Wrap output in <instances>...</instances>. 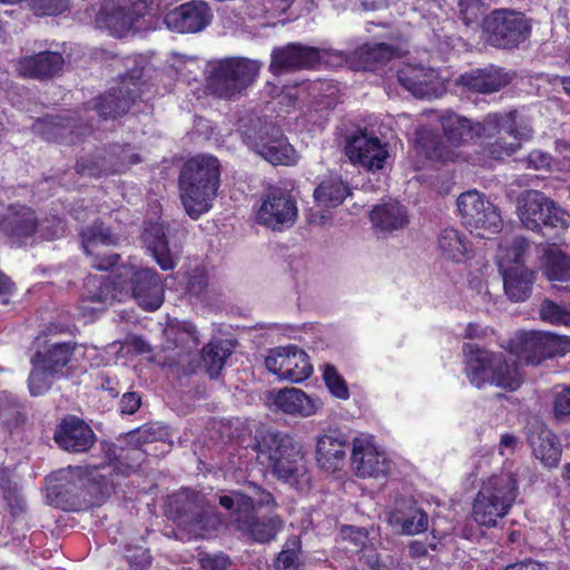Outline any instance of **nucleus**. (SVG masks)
<instances>
[{
    "mask_svg": "<svg viewBox=\"0 0 570 570\" xmlns=\"http://www.w3.org/2000/svg\"><path fill=\"white\" fill-rule=\"evenodd\" d=\"M122 456L99 464L68 466L59 472L55 484L48 488L50 503L63 511H83L100 507L115 492L117 478L129 476L134 466Z\"/></svg>",
    "mask_w": 570,
    "mask_h": 570,
    "instance_id": "1",
    "label": "nucleus"
},
{
    "mask_svg": "<svg viewBox=\"0 0 570 570\" xmlns=\"http://www.w3.org/2000/svg\"><path fill=\"white\" fill-rule=\"evenodd\" d=\"M220 163L212 155H196L181 166L178 186L181 203L193 219L207 213L220 186Z\"/></svg>",
    "mask_w": 570,
    "mask_h": 570,
    "instance_id": "2",
    "label": "nucleus"
},
{
    "mask_svg": "<svg viewBox=\"0 0 570 570\" xmlns=\"http://www.w3.org/2000/svg\"><path fill=\"white\" fill-rule=\"evenodd\" d=\"M218 504L228 511L229 525L253 542L268 543L283 529V520L277 513L259 515L255 510L254 499L243 491H222L218 494Z\"/></svg>",
    "mask_w": 570,
    "mask_h": 570,
    "instance_id": "3",
    "label": "nucleus"
},
{
    "mask_svg": "<svg viewBox=\"0 0 570 570\" xmlns=\"http://www.w3.org/2000/svg\"><path fill=\"white\" fill-rule=\"evenodd\" d=\"M519 494L515 473L501 471L482 482L473 502L471 517L473 521L487 529L495 528L499 520L507 517Z\"/></svg>",
    "mask_w": 570,
    "mask_h": 570,
    "instance_id": "4",
    "label": "nucleus"
},
{
    "mask_svg": "<svg viewBox=\"0 0 570 570\" xmlns=\"http://www.w3.org/2000/svg\"><path fill=\"white\" fill-rule=\"evenodd\" d=\"M462 351L465 358V375L475 387L482 389L487 384L507 391L520 387L521 380L515 368L502 353L482 350L475 343H464Z\"/></svg>",
    "mask_w": 570,
    "mask_h": 570,
    "instance_id": "5",
    "label": "nucleus"
},
{
    "mask_svg": "<svg viewBox=\"0 0 570 570\" xmlns=\"http://www.w3.org/2000/svg\"><path fill=\"white\" fill-rule=\"evenodd\" d=\"M167 512L171 519L188 525L197 535L217 531L223 523L220 513L199 491L180 489L168 498Z\"/></svg>",
    "mask_w": 570,
    "mask_h": 570,
    "instance_id": "6",
    "label": "nucleus"
},
{
    "mask_svg": "<svg viewBox=\"0 0 570 570\" xmlns=\"http://www.w3.org/2000/svg\"><path fill=\"white\" fill-rule=\"evenodd\" d=\"M257 456L284 481H296L302 455L291 435L279 431H266L256 443Z\"/></svg>",
    "mask_w": 570,
    "mask_h": 570,
    "instance_id": "7",
    "label": "nucleus"
},
{
    "mask_svg": "<svg viewBox=\"0 0 570 570\" xmlns=\"http://www.w3.org/2000/svg\"><path fill=\"white\" fill-rule=\"evenodd\" d=\"M529 247L528 239L521 236L514 237L499 258L504 292L514 302H524L529 298L535 279L534 271L524 265V256Z\"/></svg>",
    "mask_w": 570,
    "mask_h": 570,
    "instance_id": "8",
    "label": "nucleus"
},
{
    "mask_svg": "<svg viewBox=\"0 0 570 570\" xmlns=\"http://www.w3.org/2000/svg\"><path fill=\"white\" fill-rule=\"evenodd\" d=\"M519 217L527 229L564 230L570 226V214L540 190H528L519 200Z\"/></svg>",
    "mask_w": 570,
    "mask_h": 570,
    "instance_id": "9",
    "label": "nucleus"
},
{
    "mask_svg": "<svg viewBox=\"0 0 570 570\" xmlns=\"http://www.w3.org/2000/svg\"><path fill=\"white\" fill-rule=\"evenodd\" d=\"M257 75L258 67L249 59H223L217 61L210 70L208 88L214 96L229 99L250 86Z\"/></svg>",
    "mask_w": 570,
    "mask_h": 570,
    "instance_id": "10",
    "label": "nucleus"
},
{
    "mask_svg": "<svg viewBox=\"0 0 570 570\" xmlns=\"http://www.w3.org/2000/svg\"><path fill=\"white\" fill-rule=\"evenodd\" d=\"M483 29L492 46L513 49L530 38L532 26L521 11L494 9L484 18Z\"/></svg>",
    "mask_w": 570,
    "mask_h": 570,
    "instance_id": "11",
    "label": "nucleus"
},
{
    "mask_svg": "<svg viewBox=\"0 0 570 570\" xmlns=\"http://www.w3.org/2000/svg\"><path fill=\"white\" fill-rule=\"evenodd\" d=\"M245 142L274 166H293L297 161L294 147L282 129L273 124H259L245 131Z\"/></svg>",
    "mask_w": 570,
    "mask_h": 570,
    "instance_id": "12",
    "label": "nucleus"
},
{
    "mask_svg": "<svg viewBox=\"0 0 570 570\" xmlns=\"http://www.w3.org/2000/svg\"><path fill=\"white\" fill-rule=\"evenodd\" d=\"M456 205L462 224L471 232L476 230L481 237H485L481 230L491 234L501 230L503 222L500 210L478 190L462 193L458 197Z\"/></svg>",
    "mask_w": 570,
    "mask_h": 570,
    "instance_id": "13",
    "label": "nucleus"
},
{
    "mask_svg": "<svg viewBox=\"0 0 570 570\" xmlns=\"http://www.w3.org/2000/svg\"><path fill=\"white\" fill-rule=\"evenodd\" d=\"M35 352L31 355L36 362L45 366L56 377L70 379L77 372L76 352L79 344L75 341H53L51 337L37 336Z\"/></svg>",
    "mask_w": 570,
    "mask_h": 570,
    "instance_id": "14",
    "label": "nucleus"
},
{
    "mask_svg": "<svg viewBox=\"0 0 570 570\" xmlns=\"http://www.w3.org/2000/svg\"><path fill=\"white\" fill-rule=\"evenodd\" d=\"M266 368L282 380L302 383L313 374L307 353L296 345L278 346L265 357Z\"/></svg>",
    "mask_w": 570,
    "mask_h": 570,
    "instance_id": "15",
    "label": "nucleus"
},
{
    "mask_svg": "<svg viewBox=\"0 0 570 570\" xmlns=\"http://www.w3.org/2000/svg\"><path fill=\"white\" fill-rule=\"evenodd\" d=\"M296 217L297 207L293 196L285 189L275 186H271L266 190L256 212V222L273 229L292 225Z\"/></svg>",
    "mask_w": 570,
    "mask_h": 570,
    "instance_id": "16",
    "label": "nucleus"
},
{
    "mask_svg": "<svg viewBox=\"0 0 570 570\" xmlns=\"http://www.w3.org/2000/svg\"><path fill=\"white\" fill-rule=\"evenodd\" d=\"M321 59L318 48L288 42L272 50L268 70L276 77L289 71L311 70L321 63Z\"/></svg>",
    "mask_w": 570,
    "mask_h": 570,
    "instance_id": "17",
    "label": "nucleus"
},
{
    "mask_svg": "<svg viewBox=\"0 0 570 570\" xmlns=\"http://www.w3.org/2000/svg\"><path fill=\"white\" fill-rule=\"evenodd\" d=\"M122 285L131 292L132 297L145 311L158 309L165 299L164 283L154 268H131Z\"/></svg>",
    "mask_w": 570,
    "mask_h": 570,
    "instance_id": "18",
    "label": "nucleus"
},
{
    "mask_svg": "<svg viewBox=\"0 0 570 570\" xmlns=\"http://www.w3.org/2000/svg\"><path fill=\"white\" fill-rule=\"evenodd\" d=\"M558 338L550 333L537 331L520 332L510 338L508 350L520 362L539 364L557 354Z\"/></svg>",
    "mask_w": 570,
    "mask_h": 570,
    "instance_id": "19",
    "label": "nucleus"
},
{
    "mask_svg": "<svg viewBox=\"0 0 570 570\" xmlns=\"http://www.w3.org/2000/svg\"><path fill=\"white\" fill-rule=\"evenodd\" d=\"M39 223L33 208L19 203L10 204L0 218V232L12 244L21 246L36 235Z\"/></svg>",
    "mask_w": 570,
    "mask_h": 570,
    "instance_id": "20",
    "label": "nucleus"
},
{
    "mask_svg": "<svg viewBox=\"0 0 570 570\" xmlns=\"http://www.w3.org/2000/svg\"><path fill=\"white\" fill-rule=\"evenodd\" d=\"M141 16L132 8L120 4V0H102L95 13L96 29L106 30L111 36H126L139 21Z\"/></svg>",
    "mask_w": 570,
    "mask_h": 570,
    "instance_id": "21",
    "label": "nucleus"
},
{
    "mask_svg": "<svg viewBox=\"0 0 570 570\" xmlns=\"http://www.w3.org/2000/svg\"><path fill=\"white\" fill-rule=\"evenodd\" d=\"M53 441L66 452L86 453L95 445L97 436L83 420L68 415L57 426Z\"/></svg>",
    "mask_w": 570,
    "mask_h": 570,
    "instance_id": "22",
    "label": "nucleus"
},
{
    "mask_svg": "<svg viewBox=\"0 0 570 570\" xmlns=\"http://www.w3.org/2000/svg\"><path fill=\"white\" fill-rule=\"evenodd\" d=\"M213 13L204 0H190L169 11L165 21L169 29L180 33H195L204 30L212 21Z\"/></svg>",
    "mask_w": 570,
    "mask_h": 570,
    "instance_id": "23",
    "label": "nucleus"
},
{
    "mask_svg": "<svg viewBox=\"0 0 570 570\" xmlns=\"http://www.w3.org/2000/svg\"><path fill=\"white\" fill-rule=\"evenodd\" d=\"M352 466L360 478H385L390 471V461L379 451L372 441L354 439Z\"/></svg>",
    "mask_w": 570,
    "mask_h": 570,
    "instance_id": "24",
    "label": "nucleus"
},
{
    "mask_svg": "<svg viewBox=\"0 0 570 570\" xmlns=\"http://www.w3.org/2000/svg\"><path fill=\"white\" fill-rule=\"evenodd\" d=\"M346 155L353 164H358L367 169H382L387 158L386 145L380 138L367 136L361 131L348 138Z\"/></svg>",
    "mask_w": 570,
    "mask_h": 570,
    "instance_id": "25",
    "label": "nucleus"
},
{
    "mask_svg": "<svg viewBox=\"0 0 570 570\" xmlns=\"http://www.w3.org/2000/svg\"><path fill=\"white\" fill-rule=\"evenodd\" d=\"M527 440L535 459L546 468H556L562 455L561 442L558 435L542 421L530 424Z\"/></svg>",
    "mask_w": 570,
    "mask_h": 570,
    "instance_id": "26",
    "label": "nucleus"
},
{
    "mask_svg": "<svg viewBox=\"0 0 570 570\" xmlns=\"http://www.w3.org/2000/svg\"><path fill=\"white\" fill-rule=\"evenodd\" d=\"M348 441L340 430H328L317 438L315 459L320 469L336 472L344 465Z\"/></svg>",
    "mask_w": 570,
    "mask_h": 570,
    "instance_id": "27",
    "label": "nucleus"
},
{
    "mask_svg": "<svg viewBox=\"0 0 570 570\" xmlns=\"http://www.w3.org/2000/svg\"><path fill=\"white\" fill-rule=\"evenodd\" d=\"M512 81V77L503 68L490 65L462 73L458 83L464 89L476 94L500 91Z\"/></svg>",
    "mask_w": 570,
    "mask_h": 570,
    "instance_id": "28",
    "label": "nucleus"
},
{
    "mask_svg": "<svg viewBox=\"0 0 570 570\" xmlns=\"http://www.w3.org/2000/svg\"><path fill=\"white\" fill-rule=\"evenodd\" d=\"M390 525L400 534L416 535L429 529V514L414 500L403 501L389 513Z\"/></svg>",
    "mask_w": 570,
    "mask_h": 570,
    "instance_id": "29",
    "label": "nucleus"
},
{
    "mask_svg": "<svg viewBox=\"0 0 570 570\" xmlns=\"http://www.w3.org/2000/svg\"><path fill=\"white\" fill-rule=\"evenodd\" d=\"M443 136L448 141V146L454 150L464 146L473 138L484 135V125L482 122H472L470 119L462 117L453 111H445L439 117Z\"/></svg>",
    "mask_w": 570,
    "mask_h": 570,
    "instance_id": "30",
    "label": "nucleus"
},
{
    "mask_svg": "<svg viewBox=\"0 0 570 570\" xmlns=\"http://www.w3.org/2000/svg\"><path fill=\"white\" fill-rule=\"evenodd\" d=\"M63 65L65 59L60 52L46 50L20 58L18 70L24 78L43 80L57 76Z\"/></svg>",
    "mask_w": 570,
    "mask_h": 570,
    "instance_id": "31",
    "label": "nucleus"
},
{
    "mask_svg": "<svg viewBox=\"0 0 570 570\" xmlns=\"http://www.w3.org/2000/svg\"><path fill=\"white\" fill-rule=\"evenodd\" d=\"M77 120L63 116H46L37 119L33 130L49 142L73 145L79 138Z\"/></svg>",
    "mask_w": 570,
    "mask_h": 570,
    "instance_id": "32",
    "label": "nucleus"
},
{
    "mask_svg": "<svg viewBox=\"0 0 570 570\" xmlns=\"http://www.w3.org/2000/svg\"><path fill=\"white\" fill-rule=\"evenodd\" d=\"M400 85L417 98H430L438 90V76L434 69L420 65H405L397 71Z\"/></svg>",
    "mask_w": 570,
    "mask_h": 570,
    "instance_id": "33",
    "label": "nucleus"
},
{
    "mask_svg": "<svg viewBox=\"0 0 570 570\" xmlns=\"http://www.w3.org/2000/svg\"><path fill=\"white\" fill-rule=\"evenodd\" d=\"M135 102L130 89L111 88L94 99L92 109L102 120L118 119L126 115Z\"/></svg>",
    "mask_w": 570,
    "mask_h": 570,
    "instance_id": "34",
    "label": "nucleus"
},
{
    "mask_svg": "<svg viewBox=\"0 0 570 570\" xmlns=\"http://www.w3.org/2000/svg\"><path fill=\"white\" fill-rule=\"evenodd\" d=\"M413 145L417 154L429 160L455 161L458 153L449 147L442 137L426 127H420L414 132Z\"/></svg>",
    "mask_w": 570,
    "mask_h": 570,
    "instance_id": "35",
    "label": "nucleus"
},
{
    "mask_svg": "<svg viewBox=\"0 0 570 570\" xmlns=\"http://www.w3.org/2000/svg\"><path fill=\"white\" fill-rule=\"evenodd\" d=\"M274 404L286 414L301 416L314 415L322 406L318 399L295 387L279 390L274 396Z\"/></svg>",
    "mask_w": 570,
    "mask_h": 570,
    "instance_id": "36",
    "label": "nucleus"
},
{
    "mask_svg": "<svg viewBox=\"0 0 570 570\" xmlns=\"http://www.w3.org/2000/svg\"><path fill=\"white\" fill-rule=\"evenodd\" d=\"M484 135L508 134L515 139H528L532 130L529 126L521 124L517 109L503 112H490L483 119Z\"/></svg>",
    "mask_w": 570,
    "mask_h": 570,
    "instance_id": "37",
    "label": "nucleus"
},
{
    "mask_svg": "<svg viewBox=\"0 0 570 570\" xmlns=\"http://www.w3.org/2000/svg\"><path fill=\"white\" fill-rule=\"evenodd\" d=\"M396 55L397 49L392 45L385 42L364 43L352 52L351 62L361 70H375L379 66L391 61Z\"/></svg>",
    "mask_w": 570,
    "mask_h": 570,
    "instance_id": "38",
    "label": "nucleus"
},
{
    "mask_svg": "<svg viewBox=\"0 0 570 570\" xmlns=\"http://www.w3.org/2000/svg\"><path fill=\"white\" fill-rule=\"evenodd\" d=\"M147 248L163 271H171L176 267V261L171 255L166 227L161 223H149L142 234Z\"/></svg>",
    "mask_w": 570,
    "mask_h": 570,
    "instance_id": "39",
    "label": "nucleus"
},
{
    "mask_svg": "<svg viewBox=\"0 0 570 570\" xmlns=\"http://www.w3.org/2000/svg\"><path fill=\"white\" fill-rule=\"evenodd\" d=\"M375 229L393 232L405 227L409 223L406 208L400 202H391L374 206L370 214Z\"/></svg>",
    "mask_w": 570,
    "mask_h": 570,
    "instance_id": "40",
    "label": "nucleus"
},
{
    "mask_svg": "<svg viewBox=\"0 0 570 570\" xmlns=\"http://www.w3.org/2000/svg\"><path fill=\"white\" fill-rule=\"evenodd\" d=\"M109 175L122 174L142 161L140 154L130 144H109L104 147Z\"/></svg>",
    "mask_w": 570,
    "mask_h": 570,
    "instance_id": "41",
    "label": "nucleus"
},
{
    "mask_svg": "<svg viewBox=\"0 0 570 570\" xmlns=\"http://www.w3.org/2000/svg\"><path fill=\"white\" fill-rule=\"evenodd\" d=\"M351 188L341 176H330L323 179L314 189L315 202L325 207H337L341 205L348 195Z\"/></svg>",
    "mask_w": 570,
    "mask_h": 570,
    "instance_id": "42",
    "label": "nucleus"
},
{
    "mask_svg": "<svg viewBox=\"0 0 570 570\" xmlns=\"http://www.w3.org/2000/svg\"><path fill=\"white\" fill-rule=\"evenodd\" d=\"M541 269L550 282H570V255L549 247L542 254Z\"/></svg>",
    "mask_w": 570,
    "mask_h": 570,
    "instance_id": "43",
    "label": "nucleus"
},
{
    "mask_svg": "<svg viewBox=\"0 0 570 570\" xmlns=\"http://www.w3.org/2000/svg\"><path fill=\"white\" fill-rule=\"evenodd\" d=\"M466 237L452 227L442 229L438 237L441 254L446 259L458 263L466 257Z\"/></svg>",
    "mask_w": 570,
    "mask_h": 570,
    "instance_id": "44",
    "label": "nucleus"
},
{
    "mask_svg": "<svg viewBox=\"0 0 570 570\" xmlns=\"http://www.w3.org/2000/svg\"><path fill=\"white\" fill-rule=\"evenodd\" d=\"M119 285L121 283L110 276H91L85 284L87 298L97 303L112 302L117 299Z\"/></svg>",
    "mask_w": 570,
    "mask_h": 570,
    "instance_id": "45",
    "label": "nucleus"
},
{
    "mask_svg": "<svg viewBox=\"0 0 570 570\" xmlns=\"http://www.w3.org/2000/svg\"><path fill=\"white\" fill-rule=\"evenodd\" d=\"M232 348L224 345L219 340L210 341L204 345L202 350V361L205 365L206 373L210 379L219 376L225 366L227 358L232 355Z\"/></svg>",
    "mask_w": 570,
    "mask_h": 570,
    "instance_id": "46",
    "label": "nucleus"
},
{
    "mask_svg": "<svg viewBox=\"0 0 570 570\" xmlns=\"http://www.w3.org/2000/svg\"><path fill=\"white\" fill-rule=\"evenodd\" d=\"M0 489L2 491V498L13 518L26 512L27 503L20 493L18 484L11 480L4 470H0Z\"/></svg>",
    "mask_w": 570,
    "mask_h": 570,
    "instance_id": "47",
    "label": "nucleus"
},
{
    "mask_svg": "<svg viewBox=\"0 0 570 570\" xmlns=\"http://www.w3.org/2000/svg\"><path fill=\"white\" fill-rule=\"evenodd\" d=\"M106 156L102 148H96L91 154L81 156L77 159L75 170L82 176L99 178L109 175Z\"/></svg>",
    "mask_w": 570,
    "mask_h": 570,
    "instance_id": "48",
    "label": "nucleus"
},
{
    "mask_svg": "<svg viewBox=\"0 0 570 570\" xmlns=\"http://www.w3.org/2000/svg\"><path fill=\"white\" fill-rule=\"evenodd\" d=\"M31 370L28 376V389L32 396H40L46 394L52 386L56 377L55 373H50L45 366L30 357Z\"/></svg>",
    "mask_w": 570,
    "mask_h": 570,
    "instance_id": "49",
    "label": "nucleus"
},
{
    "mask_svg": "<svg viewBox=\"0 0 570 570\" xmlns=\"http://www.w3.org/2000/svg\"><path fill=\"white\" fill-rule=\"evenodd\" d=\"M82 244L86 253H89V247L97 244L116 245L117 236L111 232L110 227L106 226L101 220H95L92 225L82 230Z\"/></svg>",
    "mask_w": 570,
    "mask_h": 570,
    "instance_id": "50",
    "label": "nucleus"
},
{
    "mask_svg": "<svg viewBox=\"0 0 570 570\" xmlns=\"http://www.w3.org/2000/svg\"><path fill=\"white\" fill-rule=\"evenodd\" d=\"M301 541L297 537L286 540L282 551L274 561L276 570H299Z\"/></svg>",
    "mask_w": 570,
    "mask_h": 570,
    "instance_id": "51",
    "label": "nucleus"
},
{
    "mask_svg": "<svg viewBox=\"0 0 570 570\" xmlns=\"http://www.w3.org/2000/svg\"><path fill=\"white\" fill-rule=\"evenodd\" d=\"M208 287V275L204 267H195L185 275V293L189 297L202 299Z\"/></svg>",
    "mask_w": 570,
    "mask_h": 570,
    "instance_id": "52",
    "label": "nucleus"
},
{
    "mask_svg": "<svg viewBox=\"0 0 570 570\" xmlns=\"http://www.w3.org/2000/svg\"><path fill=\"white\" fill-rule=\"evenodd\" d=\"M323 380L333 396L344 401L350 397L347 383L333 364H325Z\"/></svg>",
    "mask_w": 570,
    "mask_h": 570,
    "instance_id": "53",
    "label": "nucleus"
},
{
    "mask_svg": "<svg viewBox=\"0 0 570 570\" xmlns=\"http://www.w3.org/2000/svg\"><path fill=\"white\" fill-rule=\"evenodd\" d=\"M540 317L542 321L559 325L567 324L569 314L553 301L544 299L540 305Z\"/></svg>",
    "mask_w": 570,
    "mask_h": 570,
    "instance_id": "54",
    "label": "nucleus"
},
{
    "mask_svg": "<svg viewBox=\"0 0 570 570\" xmlns=\"http://www.w3.org/2000/svg\"><path fill=\"white\" fill-rule=\"evenodd\" d=\"M126 560L132 570H147L151 566L153 557L149 549L135 547L127 550Z\"/></svg>",
    "mask_w": 570,
    "mask_h": 570,
    "instance_id": "55",
    "label": "nucleus"
},
{
    "mask_svg": "<svg viewBox=\"0 0 570 570\" xmlns=\"http://www.w3.org/2000/svg\"><path fill=\"white\" fill-rule=\"evenodd\" d=\"M552 413L558 422H564L570 419V385L554 395Z\"/></svg>",
    "mask_w": 570,
    "mask_h": 570,
    "instance_id": "56",
    "label": "nucleus"
},
{
    "mask_svg": "<svg viewBox=\"0 0 570 570\" xmlns=\"http://www.w3.org/2000/svg\"><path fill=\"white\" fill-rule=\"evenodd\" d=\"M32 10L37 16H57L68 9L67 0H31Z\"/></svg>",
    "mask_w": 570,
    "mask_h": 570,
    "instance_id": "57",
    "label": "nucleus"
},
{
    "mask_svg": "<svg viewBox=\"0 0 570 570\" xmlns=\"http://www.w3.org/2000/svg\"><path fill=\"white\" fill-rule=\"evenodd\" d=\"M520 148V142H505L498 138L494 142L484 148V154L492 159L499 160L512 156Z\"/></svg>",
    "mask_w": 570,
    "mask_h": 570,
    "instance_id": "58",
    "label": "nucleus"
},
{
    "mask_svg": "<svg viewBox=\"0 0 570 570\" xmlns=\"http://www.w3.org/2000/svg\"><path fill=\"white\" fill-rule=\"evenodd\" d=\"M249 497L252 498V495H249ZM253 499H254L255 510L257 512H259L261 509L266 508L267 513H276L275 511L278 505H277V502H276L274 495L269 491L263 489L259 485H254Z\"/></svg>",
    "mask_w": 570,
    "mask_h": 570,
    "instance_id": "59",
    "label": "nucleus"
},
{
    "mask_svg": "<svg viewBox=\"0 0 570 570\" xmlns=\"http://www.w3.org/2000/svg\"><path fill=\"white\" fill-rule=\"evenodd\" d=\"M341 535L344 540L350 541L356 548L363 551L367 541V531L365 529L356 528L354 525H343Z\"/></svg>",
    "mask_w": 570,
    "mask_h": 570,
    "instance_id": "60",
    "label": "nucleus"
},
{
    "mask_svg": "<svg viewBox=\"0 0 570 570\" xmlns=\"http://www.w3.org/2000/svg\"><path fill=\"white\" fill-rule=\"evenodd\" d=\"M229 566V558L223 553H219L202 558L199 570H228Z\"/></svg>",
    "mask_w": 570,
    "mask_h": 570,
    "instance_id": "61",
    "label": "nucleus"
},
{
    "mask_svg": "<svg viewBox=\"0 0 570 570\" xmlns=\"http://www.w3.org/2000/svg\"><path fill=\"white\" fill-rule=\"evenodd\" d=\"M141 406V396L137 392H126L122 394L119 409L121 414L132 415Z\"/></svg>",
    "mask_w": 570,
    "mask_h": 570,
    "instance_id": "62",
    "label": "nucleus"
},
{
    "mask_svg": "<svg viewBox=\"0 0 570 570\" xmlns=\"http://www.w3.org/2000/svg\"><path fill=\"white\" fill-rule=\"evenodd\" d=\"M360 560L363 561L371 570H391L373 548L364 549Z\"/></svg>",
    "mask_w": 570,
    "mask_h": 570,
    "instance_id": "63",
    "label": "nucleus"
},
{
    "mask_svg": "<svg viewBox=\"0 0 570 570\" xmlns=\"http://www.w3.org/2000/svg\"><path fill=\"white\" fill-rule=\"evenodd\" d=\"M551 156L548 153L541 150H533L528 156V166L535 169H546L550 167Z\"/></svg>",
    "mask_w": 570,
    "mask_h": 570,
    "instance_id": "64",
    "label": "nucleus"
}]
</instances>
